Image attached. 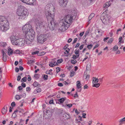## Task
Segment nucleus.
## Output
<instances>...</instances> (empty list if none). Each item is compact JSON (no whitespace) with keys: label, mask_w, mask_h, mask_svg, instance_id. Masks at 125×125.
Returning a JSON list of instances; mask_svg holds the SVG:
<instances>
[{"label":"nucleus","mask_w":125,"mask_h":125,"mask_svg":"<svg viewBox=\"0 0 125 125\" xmlns=\"http://www.w3.org/2000/svg\"><path fill=\"white\" fill-rule=\"evenodd\" d=\"M84 45L83 44L80 46L79 47V49L80 50H82L83 48Z\"/></svg>","instance_id":"obj_61"},{"label":"nucleus","mask_w":125,"mask_h":125,"mask_svg":"<svg viewBox=\"0 0 125 125\" xmlns=\"http://www.w3.org/2000/svg\"><path fill=\"white\" fill-rule=\"evenodd\" d=\"M35 33L33 30H31V31L25 34V37L30 40L33 41L35 37Z\"/></svg>","instance_id":"obj_9"},{"label":"nucleus","mask_w":125,"mask_h":125,"mask_svg":"<svg viewBox=\"0 0 125 125\" xmlns=\"http://www.w3.org/2000/svg\"><path fill=\"white\" fill-rule=\"evenodd\" d=\"M39 52V51H36L35 52H33L32 53V55H34L38 53Z\"/></svg>","instance_id":"obj_53"},{"label":"nucleus","mask_w":125,"mask_h":125,"mask_svg":"<svg viewBox=\"0 0 125 125\" xmlns=\"http://www.w3.org/2000/svg\"><path fill=\"white\" fill-rule=\"evenodd\" d=\"M118 46L116 45H115L114 47L113 48V50L114 51H116L118 49Z\"/></svg>","instance_id":"obj_35"},{"label":"nucleus","mask_w":125,"mask_h":125,"mask_svg":"<svg viewBox=\"0 0 125 125\" xmlns=\"http://www.w3.org/2000/svg\"><path fill=\"white\" fill-rule=\"evenodd\" d=\"M75 54L76 55H79V49L78 50H75Z\"/></svg>","instance_id":"obj_39"},{"label":"nucleus","mask_w":125,"mask_h":125,"mask_svg":"<svg viewBox=\"0 0 125 125\" xmlns=\"http://www.w3.org/2000/svg\"><path fill=\"white\" fill-rule=\"evenodd\" d=\"M37 91L38 93H39L41 91V88H39L37 89L36 90Z\"/></svg>","instance_id":"obj_64"},{"label":"nucleus","mask_w":125,"mask_h":125,"mask_svg":"<svg viewBox=\"0 0 125 125\" xmlns=\"http://www.w3.org/2000/svg\"><path fill=\"white\" fill-rule=\"evenodd\" d=\"M15 105V102H12L11 104V105L13 107H14Z\"/></svg>","instance_id":"obj_49"},{"label":"nucleus","mask_w":125,"mask_h":125,"mask_svg":"<svg viewBox=\"0 0 125 125\" xmlns=\"http://www.w3.org/2000/svg\"><path fill=\"white\" fill-rule=\"evenodd\" d=\"M7 106L6 105L4 106L3 108L2 109L1 112L2 114L4 115L5 114L7 111Z\"/></svg>","instance_id":"obj_18"},{"label":"nucleus","mask_w":125,"mask_h":125,"mask_svg":"<svg viewBox=\"0 0 125 125\" xmlns=\"http://www.w3.org/2000/svg\"><path fill=\"white\" fill-rule=\"evenodd\" d=\"M100 83H98L96 84H94L93 85V87H95L96 88H98L100 86Z\"/></svg>","instance_id":"obj_32"},{"label":"nucleus","mask_w":125,"mask_h":125,"mask_svg":"<svg viewBox=\"0 0 125 125\" xmlns=\"http://www.w3.org/2000/svg\"><path fill=\"white\" fill-rule=\"evenodd\" d=\"M56 72L57 73H58L60 71V68L59 67H57L56 68Z\"/></svg>","instance_id":"obj_46"},{"label":"nucleus","mask_w":125,"mask_h":125,"mask_svg":"<svg viewBox=\"0 0 125 125\" xmlns=\"http://www.w3.org/2000/svg\"><path fill=\"white\" fill-rule=\"evenodd\" d=\"M122 37H120L119 39V42H118L119 44L121 43V41L122 40Z\"/></svg>","instance_id":"obj_48"},{"label":"nucleus","mask_w":125,"mask_h":125,"mask_svg":"<svg viewBox=\"0 0 125 125\" xmlns=\"http://www.w3.org/2000/svg\"><path fill=\"white\" fill-rule=\"evenodd\" d=\"M10 39L11 43L12 44L15 45H17L19 41L18 38L16 36L12 35L10 37Z\"/></svg>","instance_id":"obj_10"},{"label":"nucleus","mask_w":125,"mask_h":125,"mask_svg":"<svg viewBox=\"0 0 125 125\" xmlns=\"http://www.w3.org/2000/svg\"><path fill=\"white\" fill-rule=\"evenodd\" d=\"M33 86L35 87H36L39 85H40L39 83L35 81L33 84Z\"/></svg>","instance_id":"obj_31"},{"label":"nucleus","mask_w":125,"mask_h":125,"mask_svg":"<svg viewBox=\"0 0 125 125\" xmlns=\"http://www.w3.org/2000/svg\"><path fill=\"white\" fill-rule=\"evenodd\" d=\"M77 38H75L74 41H73V44H74L76 42V41H77Z\"/></svg>","instance_id":"obj_57"},{"label":"nucleus","mask_w":125,"mask_h":125,"mask_svg":"<svg viewBox=\"0 0 125 125\" xmlns=\"http://www.w3.org/2000/svg\"><path fill=\"white\" fill-rule=\"evenodd\" d=\"M48 75H44V76L43 78L44 80H47L48 79Z\"/></svg>","instance_id":"obj_44"},{"label":"nucleus","mask_w":125,"mask_h":125,"mask_svg":"<svg viewBox=\"0 0 125 125\" xmlns=\"http://www.w3.org/2000/svg\"><path fill=\"white\" fill-rule=\"evenodd\" d=\"M68 0H59V4L60 6L64 7L66 6Z\"/></svg>","instance_id":"obj_12"},{"label":"nucleus","mask_w":125,"mask_h":125,"mask_svg":"<svg viewBox=\"0 0 125 125\" xmlns=\"http://www.w3.org/2000/svg\"><path fill=\"white\" fill-rule=\"evenodd\" d=\"M91 67V63H89L88 64L87 66L86 70H89L90 69V68Z\"/></svg>","instance_id":"obj_28"},{"label":"nucleus","mask_w":125,"mask_h":125,"mask_svg":"<svg viewBox=\"0 0 125 125\" xmlns=\"http://www.w3.org/2000/svg\"><path fill=\"white\" fill-rule=\"evenodd\" d=\"M74 71H71L70 73V76L71 77H72L74 75Z\"/></svg>","instance_id":"obj_45"},{"label":"nucleus","mask_w":125,"mask_h":125,"mask_svg":"<svg viewBox=\"0 0 125 125\" xmlns=\"http://www.w3.org/2000/svg\"><path fill=\"white\" fill-rule=\"evenodd\" d=\"M34 76L37 79H38L39 78L40 75L37 74H35L34 75Z\"/></svg>","instance_id":"obj_43"},{"label":"nucleus","mask_w":125,"mask_h":125,"mask_svg":"<svg viewBox=\"0 0 125 125\" xmlns=\"http://www.w3.org/2000/svg\"><path fill=\"white\" fill-rule=\"evenodd\" d=\"M76 86L77 88L79 89L81 88L82 87V84L80 83L79 81H78L76 82Z\"/></svg>","instance_id":"obj_20"},{"label":"nucleus","mask_w":125,"mask_h":125,"mask_svg":"<svg viewBox=\"0 0 125 125\" xmlns=\"http://www.w3.org/2000/svg\"><path fill=\"white\" fill-rule=\"evenodd\" d=\"M57 63H56V64H55L54 63H52V62H51L50 63L49 65L50 67H53L55 66V65H57Z\"/></svg>","instance_id":"obj_33"},{"label":"nucleus","mask_w":125,"mask_h":125,"mask_svg":"<svg viewBox=\"0 0 125 125\" xmlns=\"http://www.w3.org/2000/svg\"><path fill=\"white\" fill-rule=\"evenodd\" d=\"M71 13L72 15H66V16H69V17L71 19V20H69L71 21L72 22V20L73 19H75V18L76 16V11L75 10L73 9L71 11Z\"/></svg>","instance_id":"obj_11"},{"label":"nucleus","mask_w":125,"mask_h":125,"mask_svg":"<svg viewBox=\"0 0 125 125\" xmlns=\"http://www.w3.org/2000/svg\"><path fill=\"white\" fill-rule=\"evenodd\" d=\"M19 90H21L22 89V88L21 86H20L18 87Z\"/></svg>","instance_id":"obj_62"},{"label":"nucleus","mask_w":125,"mask_h":125,"mask_svg":"<svg viewBox=\"0 0 125 125\" xmlns=\"http://www.w3.org/2000/svg\"><path fill=\"white\" fill-rule=\"evenodd\" d=\"M33 60H28L27 62V63L28 64H30L31 63H33Z\"/></svg>","instance_id":"obj_34"},{"label":"nucleus","mask_w":125,"mask_h":125,"mask_svg":"<svg viewBox=\"0 0 125 125\" xmlns=\"http://www.w3.org/2000/svg\"><path fill=\"white\" fill-rule=\"evenodd\" d=\"M93 83H97L98 82V79L96 77H93Z\"/></svg>","instance_id":"obj_23"},{"label":"nucleus","mask_w":125,"mask_h":125,"mask_svg":"<svg viewBox=\"0 0 125 125\" xmlns=\"http://www.w3.org/2000/svg\"><path fill=\"white\" fill-rule=\"evenodd\" d=\"M28 77L27 78V80L29 81H30L31 80V78L30 75H28Z\"/></svg>","instance_id":"obj_56"},{"label":"nucleus","mask_w":125,"mask_h":125,"mask_svg":"<svg viewBox=\"0 0 125 125\" xmlns=\"http://www.w3.org/2000/svg\"><path fill=\"white\" fill-rule=\"evenodd\" d=\"M26 96V94L25 93H24L23 95L22 94L20 95H16L15 96V98L16 100H18L21 98V97H25Z\"/></svg>","instance_id":"obj_15"},{"label":"nucleus","mask_w":125,"mask_h":125,"mask_svg":"<svg viewBox=\"0 0 125 125\" xmlns=\"http://www.w3.org/2000/svg\"><path fill=\"white\" fill-rule=\"evenodd\" d=\"M36 0H22L23 3L30 5H33L35 2Z\"/></svg>","instance_id":"obj_13"},{"label":"nucleus","mask_w":125,"mask_h":125,"mask_svg":"<svg viewBox=\"0 0 125 125\" xmlns=\"http://www.w3.org/2000/svg\"><path fill=\"white\" fill-rule=\"evenodd\" d=\"M94 16V13H91L88 17V20L89 21L88 22L89 24L90 22V20Z\"/></svg>","instance_id":"obj_19"},{"label":"nucleus","mask_w":125,"mask_h":125,"mask_svg":"<svg viewBox=\"0 0 125 125\" xmlns=\"http://www.w3.org/2000/svg\"><path fill=\"white\" fill-rule=\"evenodd\" d=\"M35 24L36 30L38 34L40 33L41 30L44 29L47 27H48L46 22L40 20H37L36 21Z\"/></svg>","instance_id":"obj_4"},{"label":"nucleus","mask_w":125,"mask_h":125,"mask_svg":"<svg viewBox=\"0 0 125 125\" xmlns=\"http://www.w3.org/2000/svg\"><path fill=\"white\" fill-rule=\"evenodd\" d=\"M48 36V34H41L39 36L37 35V41L39 43H43L47 40Z\"/></svg>","instance_id":"obj_7"},{"label":"nucleus","mask_w":125,"mask_h":125,"mask_svg":"<svg viewBox=\"0 0 125 125\" xmlns=\"http://www.w3.org/2000/svg\"><path fill=\"white\" fill-rule=\"evenodd\" d=\"M103 77L101 78H100L98 79V82H99V83H102Z\"/></svg>","instance_id":"obj_38"},{"label":"nucleus","mask_w":125,"mask_h":125,"mask_svg":"<svg viewBox=\"0 0 125 125\" xmlns=\"http://www.w3.org/2000/svg\"><path fill=\"white\" fill-rule=\"evenodd\" d=\"M17 14L19 16H22L24 18L29 15V12L27 9L23 6H19L16 11Z\"/></svg>","instance_id":"obj_3"},{"label":"nucleus","mask_w":125,"mask_h":125,"mask_svg":"<svg viewBox=\"0 0 125 125\" xmlns=\"http://www.w3.org/2000/svg\"><path fill=\"white\" fill-rule=\"evenodd\" d=\"M93 45L92 44H90L88 45L87 47L89 49H90L93 47Z\"/></svg>","instance_id":"obj_40"},{"label":"nucleus","mask_w":125,"mask_h":125,"mask_svg":"<svg viewBox=\"0 0 125 125\" xmlns=\"http://www.w3.org/2000/svg\"><path fill=\"white\" fill-rule=\"evenodd\" d=\"M63 61V60L62 59H61L58 60H57V63H61Z\"/></svg>","instance_id":"obj_36"},{"label":"nucleus","mask_w":125,"mask_h":125,"mask_svg":"<svg viewBox=\"0 0 125 125\" xmlns=\"http://www.w3.org/2000/svg\"><path fill=\"white\" fill-rule=\"evenodd\" d=\"M66 99V97L62 98L58 100V101L60 103H63Z\"/></svg>","instance_id":"obj_21"},{"label":"nucleus","mask_w":125,"mask_h":125,"mask_svg":"<svg viewBox=\"0 0 125 125\" xmlns=\"http://www.w3.org/2000/svg\"><path fill=\"white\" fill-rule=\"evenodd\" d=\"M89 75L86 74H84L83 76V77L85 78V79L87 80H88L89 78Z\"/></svg>","instance_id":"obj_25"},{"label":"nucleus","mask_w":125,"mask_h":125,"mask_svg":"<svg viewBox=\"0 0 125 125\" xmlns=\"http://www.w3.org/2000/svg\"><path fill=\"white\" fill-rule=\"evenodd\" d=\"M109 37H106V38H104L103 39V41L104 42H105L106 41V40H107L108 39H109Z\"/></svg>","instance_id":"obj_63"},{"label":"nucleus","mask_w":125,"mask_h":125,"mask_svg":"<svg viewBox=\"0 0 125 125\" xmlns=\"http://www.w3.org/2000/svg\"><path fill=\"white\" fill-rule=\"evenodd\" d=\"M125 121V117L123 118L122 119H120L119 121L120 123L119 125H121L123 123V122Z\"/></svg>","instance_id":"obj_24"},{"label":"nucleus","mask_w":125,"mask_h":125,"mask_svg":"<svg viewBox=\"0 0 125 125\" xmlns=\"http://www.w3.org/2000/svg\"><path fill=\"white\" fill-rule=\"evenodd\" d=\"M55 10V8L53 4H48L46 6L45 9V15L48 21V26L51 30H54L55 25L53 20Z\"/></svg>","instance_id":"obj_1"},{"label":"nucleus","mask_w":125,"mask_h":125,"mask_svg":"<svg viewBox=\"0 0 125 125\" xmlns=\"http://www.w3.org/2000/svg\"><path fill=\"white\" fill-rule=\"evenodd\" d=\"M14 53L17 54H20L21 53L20 51L19 50H16L14 52Z\"/></svg>","instance_id":"obj_41"},{"label":"nucleus","mask_w":125,"mask_h":125,"mask_svg":"<svg viewBox=\"0 0 125 125\" xmlns=\"http://www.w3.org/2000/svg\"><path fill=\"white\" fill-rule=\"evenodd\" d=\"M21 85L24 88L26 86V85L25 83H21Z\"/></svg>","instance_id":"obj_50"},{"label":"nucleus","mask_w":125,"mask_h":125,"mask_svg":"<svg viewBox=\"0 0 125 125\" xmlns=\"http://www.w3.org/2000/svg\"><path fill=\"white\" fill-rule=\"evenodd\" d=\"M113 39L112 38H110L109 40L108 43H111L113 42Z\"/></svg>","instance_id":"obj_42"},{"label":"nucleus","mask_w":125,"mask_h":125,"mask_svg":"<svg viewBox=\"0 0 125 125\" xmlns=\"http://www.w3.org/2000/svg\"><path fill=\"white\" fill-rule=\"evenodd\" d=\"M31 90V89L30 87H27L26 88V91H30Z\"/></svg>","instance_id":"obj_54"},{"label":"nucleus","mask_w":125,"mask_h":125,"mask_svg":"<svg viewBox=\"0 0 125 125\" xmlns=\"http://www.w3.org/2000/svg\"><path fill=\"white\" fill-rule=\"evenodd\" d=\"M100 19L104 24L108 25L110 23V20L109 18L107 17V15L103 13L101 15Z\"/></svg>","instance_id":"obj_6"},{"label":"nucleus","mask_w":125,"mask_h":125,"mask_svg":"<svg viewBox=\"0 0 125 125\" xmlns=\"http://www.w3.org/2000/svg\"><path fill=\"white\" fill-rule=\"evenodd\" d=\"M50 72H49V71H47L45 73L47 74H49L52 75V73H50Z\"/></svg>","instance_id":"obj_51"},{"label":"nucleus","mask_w":125,"mask_h":125,"mask_svg":"<svg viewBox=\"0 0 125 125\" xmlns=\"http://www.w3.org/2000/svg\"><path fill=\"white\" fill-rule=\"evenodd\" d=\"M12 50L10 48L9 49L8 51V53L9 54V55H10V54H10L11 55V54L12 53Z\"/></svg>","instance_id":"obj_27"},{"label":"nucleus","mask_w":125,"mask_h":125,"mask_svg":"<svg viewBox=\"0 0 125 125\" xmlns=\"http://www.w3.org/2000/svg\"><path fill=\"white\" fill-rule=\"evenodd\" d=\"M77 62V61L76 60H71V62L72 64H76Z\"/></svg>","instance_id":"obj_37"},{"label":"nucleus","mask_w":125,"mask_h":125,"mask_svg":"<svg viewBox=\"0 0 125 125\" xmlns=\"http://www.w3.org/2000/svg\"><path fill=\"white\" fill-rule=\"evenodd\" d=\"M66 105L68 106L69 108H70L73 105L72 104H66Z\"/></svg>","instance_id":"obj_47"},{"label":"nucleus","mask_w":125,"mask_h":125,"mask_svg":"<svg viewBox=\"0 0 125 125\" xmlns=\"http://www.w3.org/2000/svg\"><path fill=\"white\" fill-rule=\"evenodd\" d=\"M70 18L68 16H66L64 19L62 21L60 26L59 27V30L61 31H64L67 29L69 27L70 24L72 23V21L69 20H71Z\"/></svg>","instance_id":"obj_2"},{"label":"nucleus","mask_w":125,"mask_h":125,"mask_svg":"<svg viewBox=\"0 0 125 125\" xmlns=\"http://www.w3.org/2000/svg\"><path fill=\"white\" fill-rule=\"evenodd\" d=\"M27 77H25L22 79L21 81L22 83L23 82H26L27 81Z\"/></svg>","instance_id":"obj_26"},{"label":"nucleus","mask_w":125,"mask_h":125,"mask_svg":"<svg viewBox=\"0 0 125 125\" xmlns=\"http://www.w3.org/2000/svg\"><path fill=\"white\" fill-rule=\"evenodd\" d=\"M97 31V32L99 34V35L98 34L97 35V36H101L102 35V32L101 31H98V30H96V31Z\"/></svg>","instance_id":"obj_30"},{"label":"nucleus","mask_w":125,"mask_h":125,"mask_svg":"<svg viewBox=\"0 0 125 125\" xmlns=\"http://www.w3.org/2000/svg\"><path fill=\"white\" fill-rule=\"evenodd\" d=\"M74 98L76 97H78V95L77 94V93L76 92L75 94H74Z\"/></svg>","instance_id":"obj_59"},{"label":"nucleus","mask_w":125,"mask_h":125,"mask_svg":"<svg viewBox=\"0 0 125 125\" xmlns=\"http://www.w3.org/2000/svg\"><path fill=\"white\" fill-rule=\"evenodd\" d=\"M63 116L67 119L70 118L69 114L66 113H65L63 115Z\"/></svg>","instance_id":"obj_22"},{"label":"nucleus","mask_w":125,"mask_h":125,"mask_svg":"<svg viewBox=\"0 0 125 125\" xmlns=\"http://www.w3.org/2000/svg\"><path fill=\"white\" fill-rule=\"evenodd\" d=\"M92 122V120H91L89 121V122H88V125H91Z\"/></svg>","instance_id":"obj_58"},{"label":"nucleus","mask_w":125,"mask_h":125,"mask_svg":"<svg viewBox=\"0 0 125 125\" xmlns=\"http://www.w3.org/2000/svg\"><path fill=\"white\" fill-rule=\"evenodd\" d=\"M105 6L104 7H107L110 5V1L106 3L105 4Z\"/></svg>","instance_id":"obj_29"},{"label":"nucleus","mask_w":125,"mask_h":125,"mask_svg":"<svg viewBox=\"0 0 125 125\" xmlns=\"http://www.w3.org/2000/svg\"><path fill=\"white\" fill-rule=\"evenodd\" d=\"M58 85L59 86L61 87L63 86V84L61 83H58Z\"/></svg>","instance_id":"obj_55"},{"label":"nucleus","mask_w":125,"mask_h":125,"mask_svg":"<svg viewBox=\"0 0 125 125\" xmlns=\"http://www.w3.org/2000/svg\"><path fill=\"white\" fill-rule=\"evenodd\" d=\"M22 30L23 32L26 34L29 32L31 31V30H33L32 29L31 25L27 22L23 27Z\"/></svg>","instance_id":"obj_8"},{"label":"nucleus","mask_w":125,"mask_h":125,"mask_svg":"<svg viewBox=\"0 0 125 125\" xmlns=\"http://www.w3.org/2000/svg\"><path fill=\"white\" fill-rule=\"evenodd\" d=\"M19 68L21 71H22L24 69L23 67L21 66H20L19 67Z\"/></svg>","instance_id":"obj_60"},{"label":"nucleus","mask_w":125,"mask_h":125,"mask_svg":"<svg viewBox=\"0 0 125 125\" xmlns=\"http://www.w3.org/2000/svg\"><path fill=\"white\" fill-rule=\"evenodd\" d=\"M2 52L3 55V59L4 62H6L7 60V55L3 50H2Z\"/></svg>","instance_id":"obj_16"},{"label":"nucleus","mask_w":125,"mask_h":125,"mask_svg":"<svg viewBox=\"0 0 125 125\" xmlns=\"http://www.w3.org/2000/svg\"><path fill=\"white\" fill-rule=\"evenodd\" d=\"M9 29V23L6 18L4 16H0V30L5 32Z\"/></svg>","instance_id":"obj_5"},{"label":"nucleus","mask_w":125,"mask_h":125,"mask_svg":"<svg viewBox=\"0 0 125 125\" xmlns=\"http://www.w3.org/2000/svg\"><path fill=\"white\" fill-rule=\"evenodd\" d=\"M19 41L18 43V46H22L25 44V42L24 39H20L19 40Z\"/></svg>","instance_id":"obj_14"},{"label":"nucleus","mask_w":125,"mask_h":125,"mask_svg":"<svg viewBox=\"0 0 125 125\" xmlns=\"http://www.w3.org/2000/svg\"><path fill=\"white\" fill-rule=\"evenodd\" d=\"M21 78V76L20 75H19L18 76L17 79V80L18 81H19Z\"/></svg>","instance_id":"obj_52"},{"label":"nucleus","mask_w":125,"mask_h":125,"mask_svg":"<svg viewBox=\"0 0 125 125\" xmlns=\"http://www.w3.org/2000/svg\"><path fill=\"white\" fill-rule=\"evenodd\" d=\"M25 42V43L27 45H29L33 41L30 40L28 39L25 37V39H24Z\"/></svg>","instance_id":"obj_17"}]
</instances>
